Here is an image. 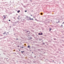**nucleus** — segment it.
Returning <instances> with one entry per match:
<instances>
[{
    "label": "nucleus",
    "instance_id": "obj_14",
    "mask_svg": "<svg viewBox=\"0 0 64 64\" xmlns=\"http://www.w3.org/2000/svg\"><path fill=\"white\" fill-rule=\"evenodd\" d=\"M42 45H44L45 44V43H42Z\"/></svg>",
    "mask_w": 64,
    "mask_h": 64
},
{
    "label": "nucleus",
    "instance_id": "obj_50",
    "mask_svg": "<svg viewBox=\"0 0 64 64\" xmlns=\"http://www.w3.org/2000/svg\"><path fill=\"white\" fill-rule=\"evenodd\" d=\"M42 42L43 41V40H42Z\"/></svg>",
    "mask_w": 64,
    "mask_h": 64
},
{
    "label": "nucleus",
    "instance_id": "obj_48",
    "mask_svg": "<svg viewBox=\"0 0 64 64\" xmlns=\"http://www.w3.org/2000/svg\"><path fill=\"white\" fill-rule=\"evenodd\" d=\"M32 53H33V52H32Z\"/></svg>",
    "mask_w": 64,
    "mask_h": 64
},
{
    "label": "nucleus",
    "instance_id": "obj_47",
    "mask_svg": "<svg viewBox=\"0 0 64 64\" xmlns=\"http://www.w3.org/2000/svg\"><path fill=\"white\" fill-rule=\"evenodd\" d=\"M7 61H8V60H6Z\"/></svg>",
    "mask_w": 64,
    "mask_h": 64
},
{
    "label": "nucleus",
    "instance_id": "obj_39",
    "mask_svg": "<svg viewBox=\"0 0 64 64\" xmlns=\"http://www.w3.org/2000/svg\"><path fill=\"white\" fill-rule=\"evenodd\" d=\"M33 18H35V17H33Z\"/></svg>",
    "mask_w": 64,
    "mask_h": 64
},
{
    "label": "nucleus",
    "instance_id": "obj_1",
    "mask_svg": "<svg viewBox=\"0 0 64 64\" xmlns=\"http://www.w3.org/2000/svg\"><path fill=\"white\" fill-rule=\"evenodd\" d=\"M26 20H29H29H33V18H27Z\"/></svg>",
    "mask_w": 64,
    "mask_h": 64
},
{
    "label": "nucleus",
    "instance_id": "obj_12",
    "mask_svg": "<svg viewBox=\"0 0 64 64\" xmlns=\"http://www.w3.org/2000/svg\"><path fill=\"white\" fill-rule=\"evenodd\" d=\"M39 40L40 41V40H42V39H41V38H39Z\"/></svg>",
    "mask_w": 64,
    "mask_h": 64
},
{
    "label": "nucleus",
    "instance_id": "obj_44",
    "mask_svg": "<svg viewBox=\"0 0 64 64\" xmlns=\"http://www.w3.org/2000/svg\"><path fill=\"white\" fill-rule=\"evenodd\" d=\"M7 33H8V34L9 33V32H7Z\"/></svg>",
    "mask_w": 64,
    "mask_h": 64
},
{
    "label": "nucleus",
    "instance_id": "obj_18",
    "mask_svg": "<svg viewBox=\"0 0 64 64\" xmlns=\"http://www.w3.org/2000/svg\"><path fill=\"white\" fill-rule=\"evenodd\" d=\"M60 22V21H58V22H57L56 23H59Z\"/></svg>",
    "mask_w": 64,
    "mask_h": 64
},
{
    "label": "nucleus",
    "instance_id": "obj_38",
    "mask_svg": "<svg viewBox=\"0 0 64 64\" xmlns=\"http://www.w3.org/2000/svg\"><path fill=\"white\" fill-rule=\"evenodd\" d=\"M10 28H11V26H10Z\"/></svg>",
    "mask_w": 64,
    "mask_h": 64
},
{
    "label": "nucleus",
    "instance_id": "obj_36",
    "mask_svg": "<svg viewBox=\"0 0 64 64\" xmlns=\"http://www.w3.org/2000/svg\"><path fill=\"white\" fill-rule=\"evenodd\" d=\"M34 58H36V56H34Z\"/></svg>",
    "mask_w": 64,
    "mask_h": 64
},
{
    "label": "nucleus",
    "instance_id": "obj_25",
    "mask_svg": "<svg viewBox=\"0 0 64 64\" xmlns=\"http://www.w3.org/2000/svg\"><path fill=\"white\" fill-rule=\"evenodd\" d=\"M16 39V40H18L19 39H18V38H17V39Z\"/></svg>",
    "mask_w": 64,
    "mask_h": 64
},
{
    "label": "nucleus",
    "instance_id": "obj_31",
    "mask_svg": "<svg viewBox=\"0 0 64 64\" xmlns=\"http://www.w3.org/2000/svg\"><path fill=\"white\" fill-rule=\"evenodd\" d=\"M3 19L4 20V19H5V18H3Z\"/></svg>",
    "mask_w": 64,
    "mask_h": 64
},
{
    "label": "nucleus",
    "instance_id": "obj_10",
    "mask_svg": "<svg viewBox=\"0 0 64 64\" xmlns=\"http://www.w3.org/2000/svg\"><path fill=\"white\" fill-rule=\"evenodd\" d=\"M38 51H40V49H38Z\"/></svg>",
    "mask_w": 64,
    "mask_h": 64
},
{
    "label": "nucleus",
    "instance_id": "obj_29",
    "mask_svg": "<svg viewBox=\"0 0 64 64\" xmlns=\"http://www.w3.org/2000/svg\"><path fill=\"white\" fill-rule=\"evenodd\" d=\"M54 42H55V43H56V42H54Z\"/></svg>",
    "mask_w": 64,
    "mask_h": 64
},
{
    "label": "nucleus",
    "instance_id": "obj_21",
    "mask_svg": "<svg viewBox=\"0 0 64 64\" xmlns=\"http://www.w3.org/2000/svg\"><path fill=\"white\" fill-rule=\"evenodd\" d=\"M40 14H41V15H42V14H43L42 13H40Z\"/></svg>",
    "mask_w": 64,
    "mask_h": 64
},
{
    "label": "nucleus",
    "instance_id": "obj_6",
    "mask_svg": "<svg viewBox=\"0 0 64 64\" xmlns=\"http://www.w3.org/2000/svg\"><path fill=\"white\" fill-rule=\"evenodd\" d=\"M6 34V31L4 32V33L3 34Z\"/></svg>",
    "mask_w": 64,
    "mask_h": 64
},
{
    "label": "nucleus",
    "instance_id": "obj_56",
    "mask_svg": "<svg viewBox=\"0 0 64 64\" xmlns=\"http://www.w3.org/2000/svg\"><path fill=\"white\" fill-rule=\"evenodd\" d=\"M15 54H16V53H15Z\"/></svg>",
    "mask_w": 64,
    "mask_h": 64
},
{
    "label": "nucleus",
    "instance_id": "obj_51",
    "mask_svg": "<svg viewBox=\"0 0 64 64\" xmlns=\"http://www.w3.org/2000/svg\"><path fill=\"white\" fill-rule=\"evenodd\" d=\"M14 34V35H15V34Z\"/></svg>",
    "mask_w": 64,
    "mask_h": 64
},
{
    "label": "nucleus",
    "instance_id": "obj_16",
    "mask_svg": "<svg viewBox=\"0 0 64 64\" xmlns=\"http://www.w3.org/2000/svg\"><path fill=\"white\" fill-rule=\"evenodd\" d=\"M30 58H33V57H32V56H31V57H30Z\"/></svg>",
    "mask_w": 64,
    "mask_h": 64
},
{
    "label": "nucleus",
    "instance_id": "obj_30",
    "mask_svg": "<svg viewBox=\"0 0 64 64\" xmlns=\"http://www.w3.org/2000/svg\"><path fill=\"white\" fill-rule=\"evenodd\" d=\"M28 18H31V17H29Z\"/></svg>",
    "mask_w": 64,
    "mask_h": 64
},
{
    "label": "nucleus",
    "instance_id": "obj_3",
    "mask_svg": "<svg viewBox=\"0 0 64 64\" xmlns=\"http://www.w3.org/2000/svg\"><path fill=\"white\" fill-rule=\"evenodd\" d=\"M27 32L26 33H27L28 34H30V32L29 31H27Z\"/></svg>",
    "mask_w": 64,
    "mask_h": 64
},
{
    "label": "nucleus",
    "instance_id": "obj_15",
    "mask_svg": "<svg viewBox=\"0 0 64 64\" xmlns=\"http://www.w3.org/2000/svg\"><path fill=\"white\" fill-rule=\"evenodd\" d=\"M20 47H21V48H24V47H21V46H20Z\"/></svg>",
    "mask_w": 64,
    "mask_h": 64
},
{
    "label": "nucleus",
    "instance_id": "obj_35",
    "mask_svg": "<svg viewBox=\"0 0 64 64\" xmlns=\"http://www.w3.org/2000/svg\"><path fill=\"white\" fill-rule=\"evenodd\" d=\"M19 51H20V50H19Z\"/></svg>",
    "mask_w": 64,
    "mask_h": 64
},
{
    "label": "nucleus",
    "instance_id": "obj_22",
    "mask_svg": "<svg viewBox=\"0 0 64 64\" xmlns=\"http://www.w3.org/2000/svg\"><path fill=\"white\" fill-rule=\"evenodd\" d=\"M6 18V17L4 16V19H5Z\"/></svg>",
    "mask_w": 64,
    "mask_h": 64
},
{
    "label": "nucleus",
    "instance_id": "obj_43",
    "mask_svg": "<svg viewBox=\"0 0 64 64\" xmlns=\"http://www.w3.org/2000/svg\"><path fill=\"white\" fill-rule=\"evenodd\" d=\"M52 61H53V62H54V60H52Z\"/></svg>",
    "mask_w": 64,
    "mask_h": 64
},
{
    "label": "nucleus",
    "instance_id": "obj_57",
    "mask_svg": "<svg viewBox=\"0 0 64 64\" xmlns=\"http://www.w3.org/2000/svg\"><path fill=\"white\" fill-rule=\"evenodd\" d=\"M1 55V54H0V56Z\"/></svg>",
    "mask_w": 64,
    "mask_h": 64
},
{
    "label": "nucleus",
    "instance_id": "obj_45",
    "mask_svg": "<svg viewBox=\"0 0 64 64\" xmlns=\"http://www.w3.org/2000/svg\"><path fill=\"white\" fill-rule=\"evenodd\" d=\"M6 35H7V33H6Z\"/></svg>",
    "mask_w": 64,
    "mask_h": 64
},
{
    "label": "nucleus",
    "instance_id": "obj_52",
    "mask_svg": "<svg viewBox=\"0 0 64 64\" xmlns=\"http://www.w3.org/2000/svg\"><path fill=\"white\" fill-rule=\"evenodd\" d=\"M62 27L63 28V26H62Z\"/></svg>",
    "mask_w": 64,
    "mask_h": 64
},
{
    "label": "nucleus",
    "instance_id": "obj_53",
    "mask_svg": "<svg viewBox=\"0 0 64 64\" xmlns=\"http://www.w3.org/2000/svg\"><path fill=\"white\" fill-rule=\"evenodd\" d=\"M6 59H8V58H7Z\"/></svg>",
    "mask_w": 64,
    "mask_h": 64
},
{
    "label": "nucleus",
    "instance_id": "obj_49",
    "mask_svg": "<svg viewBox=\"0 0 64 64\" xmlns=\"http://www.w3.org/2000/svg\"><path fill=\"white\" fill-rule=\"evenodd\" d=\"M14 24L13 25V26H14Z\"/></svg>",
    "mask_w": 64,
    "mask_h": 64
},
{
    "label": "nucleus",
    "instance_id": "obj_26",
    "mask_svg": "<svg viewBox=\"0 0 64 64\" xmlns=\"http://www.w3.org/2000/svg\"><path fill=\"white\" fill-rule=\"evenodd\" d=\"M17 54H18L19 55L20 54V53H17Z\"/></svg>",
    "mask_w": 64,
    "mask_h": 64
},
{
    "label": "nucleus",
    "instance_id": "obj_23",
    "mask_svg": "<svg viewBox=\"0 0 64 64\" xmlns=\"http://www.w3.org/2000/svg\"><path fill=\"white\" fill-rule=\"evenodd\" d=\"M8 21H11V20H8Z\"/></svg>",
    "mask_w": 64,
    "mask_h": 64
},
{
    "label": "nucleus",
    "instance_id": "obj_34",
    "mask_svg": "<svg viewBox=\"0 0 64 64\" xmlns=\"http://www.w3.org/2000/svg\"><path fill=\"white\" fill-rule=\"evenodd\" d=\"M18 19H19V18H18Z\"/></svg>",
    "mask_w": 64,
    "mask_h": 64
},
{
    "label": "nucleus",
    "instance_id": "obj_54",
    "mask_svg": "<svg viewBox=\"0 0 64 64\" xmlns=\"http://www.w3.org/2000/svg\"><path fill=\"white\" fill-rule=\"evenodd\" d=\"M30 39H31V38Z\"/></svg>",
    "mask_w": 64,
    "mask_h": 64
},
{
    "label": "nucleus",
    "instance_id": "obj_37",
    "mask_svg": "<svg viewBox=\"0 0 64 64\" xmlns=\"http://www.w3.org/2000/svg\"><path fill=\"white\" fill-rule=\"evenodd\" d=\"M64 23V22H63L62 23V24H63Z\"/></svg>",
    "mask_w": 64,
    "mask_h": 64
},
{
    "label": "nucleus",
    "instance_id": "obj_19",
    "mask_svg": "<svg viewBox=\"0 0 64 64\" xmlns=\"http://www.w3.org/2000/svg\"><path fill=\"white\" fill-rule=\"evenodd\" d=\"M14 19H15V18L14 17H13Z\"/></svg>",
    "mask_w": 64,
    "mask_h": 64
},
{
    "label": "nucleus",
    "instance_id": "obj_7",
    "mask_svg": "<svg viewBox=\"0 0 64 64\" xmlns=\"http://www.w3.org/2000/svg\"><path fill=\"white\" fill-rule=\"evenodd\" d=\"M24 51H21V52L22 53V54H23V53L24 52Z\"/></svg>",
    "mask_w": 64,
    "mask_h": 64
},
{
    "label": "nucleus",
    "instance_id": "obj_27",
    "mask_svg": "<svg viewBox=\"0 0 64 64\" xmlns=\"http://www.w3.org/2000/svg\"><path fill=\"white\" fill-rule=\"evenodd\" d=\"M30 0V1L31 2H32V0Z\"/></svg>",
    "mask_w": 64,
    "mask_h": 64
},
{
    "label": "nucleus",
    "instance_id": "obj_41",
    "mask_svg": "<svg viewBox=\"0 0 64 64\" xmlns=\"http://www.w3.org/2000/svg\"><path fill=\"white\" fill-rule=\"evenodd\" d=\"M31 16H32V15H31Z\"/></svg>",
    "mask_w": 64,
    "mask_h": 64
},
{
    "label": "nucleus",
    "instance_id": "obj_2",
    "mask_svg": "<svg viewBox=\"0 0 64 64\" xmlns=\"http://www.w3.org/2000/svg\"><path fill=\"white\" fill-rule=\"evenodd\" d=\"M38 35H43V33L42 32L40 33H38Z\"/></svg>",
    "mask_w": 64,
    "mask_h": 64
},
{
    "label": "nucleus",
    "instance_id": "obj_20",
    "mask_svg": "<svg viewBox=\"0 0 64 64\" xmlns=\"http://www.w3.org/2000/svg\"><path fill=\"white\" fill-rule=\"evenodd\" d=\"M23 7H24L25 8L26 7V6H23Z\"/></svg>",
    "mask_w": 64,
    "mask_h": 64
},
{
    "label": "nucleus",
    "instance_id": "obj_33",
    "mask_svg": "<svg viewBox=\"0 0 64 64\" xmlns=\"http://www.w3.org/2000/svg\"><path fill=\"white\" fill-rule=\"evenodd\" d=\"M4 16V17H5V15H4V16Z\"/></svg>",
    "mask_w": 64,
    "mask_h": 64
},
{
    "label": "nucleus",
    "instance_id": "obj_55",
    "mask_svg": "<svg viewBox=\"0 0 64 64\" xmlns=\"http://www.w3.org/2000/svg\"><path fill=\"white\" fill-rule=\"evenodd\" d=\"M16 15H17V14H16Z\"/></svg>",
    "mask_w": 64,
    "mask_h": 64
},
{
    "label": "nucleus",
    "instance_id": "obj_17",
    "mask_svg": "<svg viewBox=\"0 0 64 64\" xmlns=\"http://www.w3.org/2000/svg\"><path fill=\"white\" fill-rule=\"evenodd\" d=\"M26 18H29V17H28V16H26Z\"/></svg>",
    "mask_w": 64,
    "mask_h": 64
},
{
    "label": "nucleus",
    "instance_id": "obj_13",
    "mask_svg": "<svg viewBox=\"0 0 64 64\" xmlns=\"http://www.w3.org/2000/svg\"><path fill=\"white\" fill-rule=\"evenodd\" d=\"M35 20H36V21H39V20H37L36 19Z\"/></svg>",
    "mask_w": 64,
    "mask_h": 64
},
{
    "label": "nucleus",
    "instance_id": "obj_28",
    "mask_svg": "<svg viewBox=\"0 0 64 64\" xmlns=\"http://www.w3.org/2000/svg\"><path fill=\"white\" fill-rule=\"evenodd\" d=\"M18 47H19V46H18Z\"/></svg>",
    "mask_w": 64,
    "mask_h": 64
},
{
    "label": "nucleus",
    "instance_id": "obj_4",
    "mask_svg": "<svg viewBox=\"0 0 64 64\" xmlns=\"http://www.w3.org/2000/svg\"><path fill=\"white\" fill-rule=\"evenodd\" d=\"M24 32L25 33H27V31H28V30H24Z\"/></svg>",
    "mask_w": 64,
    "mask_h": 64
},
{
    "label": "nucleus",
    "instance_id": "obj_9",
    "mask_svg": "<svg viewBox=\"0 0 64 64\" xmlns=\"http://www.w3.org/2000/svg\"><path fill=\"white\" fill-rule=\"evenodd\" d=\"M52 29H51V28H50V29H49V31H51V30Z\"/></svg>",
    "mask_w": 64,
    "mask_h": 64
},
{
    "label": "nucleus",
    "instance_id": "obj_5",
    "mask_svg": "<svg viewBox=\"0 0 64 64\" xmlns=\"http://www.w3.org/2000/svg\"><path fill=\"white\" fill-rule=\"evenodd\" d=\"M20 12V10H19L17 11V12H18V13H19Z\"/></svg>",
    "mask_w": 64,
    "mask_h": 64
},
{
    "label": "nucleus",
    "instance_id": "obj_8",
    "mask_svg": "<svg viewBox=\"0 0 64 64\" xmlns=\"http://www.w3.org/2000/svg\"><path fill=\"white\" fill-rule=\"evenodd\" d=\"M28 48H30V46H28Z\"/></svg>",
    "mask_w": 64,
    "mask_h": 64
},
{
    "label": "nucleus",
    "instance_id": "obj_42",
    "mask_svg": "<svg viewBox=\"0 0 64 64\" xmlns=\"http://www.w3.org/2000/svg\"><path fill=\"white\" fill-rule=\"evenodd\" d=\"M4 22V21H3V22H4H4Z\"/></svg>",
    "mask_w": 64,
    "mask_h": 64
},
{
    "label": "nucleus",
    "instance_id": "obj_24",
    "mask_svg": "<svg viewBox=\"0 0 64 64\" xmlns=\"http://www.w3.org/2000/svg\"><path fill=\"white\" fill-rule=\"evenodd\" d=\"M25 12H27V11L25 10Z\"/></svg>",
    "mask_w": 64,
    "mask_h": 64
},
{
    "label": "nucleus",
    "instance_id": "obj_46",
    "mask_svg": "<svg viewBox=\"0 0 64 64\" xmlns=\"http://www.w3.org/2000/svg\"><path fill=\"white\" fill-rule=\"evenodd\" d=\"M18 17H20V16H19Z\"/></svg>",
    "mask_w": 64,
    "mask_h": 64
},
{
    "label": "nucleus",
    "instance_id": "obj_40",
    "mask_svg": "<svg viewBox=\"0 0 64 64\" xmlns=\"http://www.w3.org/2000/svg\"><path fill=\"white\" fill-rule=\"evenodd\" d=\"M61 26H63V25H61Z\"/></svg>",
    "mask_w": 64,
    "mask_h": 64
},
{
    "label": "nucleus",
    "instance_id": "obj_11",
    "mask_svg": "<svg viewBox=\"0 0 64 64\" xmlns=\"http://www.w3.org/2000/svg\"><path fill=\"white\" fill-rule=\"evenodd\" d=\"M53 39L54 40H56V39L55 38H54Z\"/></svg>",
    "mask_w": 64,
    "mask_h": 64
},
{
    "label": "nucleus",
    "instance_id": "obj_58",
    "mask_svg": "<svg viewBox=\"0 0 64 64\" xmlns=\"http://www.w3.org/2000/svg\"><path fill=\"white\" fill-rule=\"evenodd\" d=\"M0 39H1V38H0Z\"/></svg>",
    "mask_w": 64,
    "mask_h": 64
},
{
    "label": "nucleus",
    "instance_id": "obj_32",
    "mask_svg": "<svg viewBox=\"0 0 64 64\" xmlns=\"http://www.w3.org/2000/svg\"><path fill=\"white\" fill-rule=\"evenodd\" d=\"M15 23H16V24L17 23V22H16Z\"/></svg>",
    "mask_w": 64,
    "mask_h": 64
}]
</instances>
